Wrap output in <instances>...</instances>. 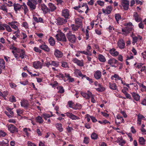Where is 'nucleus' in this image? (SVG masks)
<instances>
[{
  "mask_svg": "<svg viewBox=\"0 0 146 146\" xmlns=\"http://www.w3.org/2000/svg\"><path fill=\"white\" fill-rule=\"evenodd\" d=\"M48 42L52 46H53L55 44V41L54 39L52 37L48 39Z\"/></svg>",
  "mask_w": 146,
  "mask_h": 146,
  "instance_id": "nucleus-42",
  "label": "nucleus"
},
{
  "mask_svg": "<svg viewBox=\"0 0 146 146\" xmlns=\"http://www.w3.org/2000/svg\"><path fill=\"white\" fill-rule=\"evenodd\" d=\"M51 65L55 67H58L59 66V62L57 61H51Z\"/></svg>",
  "mask_w": 146,
  "mask_h": 146,
  "instance_id": "nucleus-49",
  "label": "nucleus"
},
{
  "mask_svg": "<svg viewBox=\"0 0 146 146\" xmlns=\"http://www.w3.org/2000/svg\"><path fill=\"white\" fill-rule=\"evenodd\" d=\"M84 78H85L87 80H88L89 82L90 83H91L93 82L92 79V78H90L88 77L86 75H84L83 76V79Z\"/></svg>",
  "mask_w": 146,
  "mask_h": 146,
  "instance_id": "nucleus-57",
  "label": "nucleus"
},
{
  "mask_svg": "<svg viewBox=\"0 0 146 146\" xmlns=\"http://www.w3.org/2000/svg\"><path fill=\"white\" fill-rule=\"evenodd\" d=\"M72 61L76 64L80 66H84L83 61L82 60H79L76 58L72 59Z\"/></svg>",
  "mask_w": 146,
  "mask_h": 146,
  "instance_id": "nucleus-11",
  "label": "nucleus"
},
{
  "mask_svg": "<svg viewBox=\"0 0 146 146\" xmlns=\"http://www.w3.org/2000/svg\"><path fill=\"white\" fill-rule=\"evenodd\" d=\"M25 56V51L24 50L21 49L20 51L19 57H21V59L24 58Z\"/></svg>",
  "mask_w": 146,
  "mask_h": 146,
  "instance_id": "nucleus-44",
  "label": "nucleus"
},
{
  "mask_svg": "<svg viewBox=\"0 0 146 146\" xmlns=\"http://www.w3.org/2000/svg\"><path fill=\"white\" fill-rule=\"evenodd\" d=\"M0 67L4 69L5 67V62L4 60L1 58H0Z\"/></svg>",
  "mask_w": 146,
  "mask_h": 146,
  "instance_id": "nucleus-38",
  "label": "nucleus"
},
{
  "mask_svg": "<svg viewBox=\"0 0 146 146\" xmlns=\"http://www.w3.org/2000/svg\"><path fill=\"white\" fill-rule=\"evenodd\" d=\"M89 138L88 137H85L84 138L83 142L85 144H87L89 143Z\"/></svg>",
  "mask_w": 146,
  "mask_h": 146,
  "instance_id": "nucleus-58",
  "label": "nucleus"
},
{
  "mask_svg": "<svg viewBox=\"0 0 146 146\" xmlns=\"http://www.w3.org/2000/svg\"><path fill=\"white\" fill-rule=\"evenodd\" d=\"M42 116L43 117L45 120H47L48 118L52 116H54V115L52 114L51 115H50L49 114L44 113L42 115Z\"/></svg>",
  "mask_w": 146,
  "mask_h": 146,
  "instance_id": "nucleus-41",
  "label": "nucleus"
},
{
  "mask_svg": "<svg viewBox=\"0 0 146 146\" xmlns=\"http://www.w3.org/2000/svg\"><path fill=\"white\" fill-rule=\"evenodd\" d=\"M86 52L87 53V55L91 56L92 55V47L89 44L87 45Z\"/></svg>",
  "mask_w": 146,
  "mask_h": 146,
  "instance_id": "nucleus-35",
  "label": "nucleus"
},
{
  "mask_svg": "<svg viewBox=\"0 0 146 146\" xmlns=\"http://www.w3.org/2000/svg\"><path fill=\"white\" fill-rule=\"evenodd\" d=\"M54 54L56 57L58 58H61L63 56L62 53L58 50H56L54 52Z\"/></svg>",
  "mask_w": 146,
  "mask_h": 146,
  "instance_id": "nucleus-30",
  "label": "nucleus"
},
{
  "mask_svg": "<svg viewBox=\"0 0 146 146\" xmlns=\"http://www.w3.org/2000/svg\"><path fill=\"white\" fill-rule=\"evenodd\" d=\"M131 37L133 39V42L132 43L133 45H135V44L137 42L139 39L140 40L142 38L140 36H136L133 33L131 35Z\"/></svg>",
  "mask_w": 146,
  "mask_h": 146,
  "instance_id": "nucleus-9",
  "label": "nucleus"
},
{
  "mask_svg": "<svg viewBox=\"0 0 146 146\" xmlns=\"http://www.w3.org/2000/svg\"><path fill=\"white\" fill-rule=\"evenodd\" d=\"M117 46L120 49L123 48L125 46L124 41L122 39H119L117 42Z\"/></svg>",
  "mask_w": 146,
  "mask_h": 146,
  "instance_id": "nucleus-14",
  "label": "nucleus"
},
{
  "mask_svg": "<svg viewBox=\"0 0 146 146\" xmlns=\"http://www.w3.org/2000/svg\"><path fill=\"white\" fill-rule=\"evenodd\" d=\"M23 131L24 133L27 138H29L31 137V134L30 132L31 131V129L29 128H25L23 129Z\"/></svg>",
  "mask_w": 146,
  "mask_h": 146,
  "instance_id": "nucleus-13",
  "label": "nucleus"
},
{
  "mask_svg": "<svg viewBox=\"0 0 146 146\" xmlns=\"http://www.w3.org/2000/svg\"><path fill=\"white\" fill-rule=\"evenodd\" d=\"M14 9L16 13H18V11H20L22 8V5H20L19 4L15 3L13 5Z\"/></svg>",
  "mask_w": 146,
  "mask_h": 146,
  "instance_id": "nucleus-17",
  "label": "nucleus"
},
{
  "mask_svg": "<svg viewBox=\"0 0 146 146\" xmlns=\"http://www.w3.org/2000/svg\"><path fill=\"white\" fill-rule=\"evenodd\" d=\"M112 10V7L110 5L108 6L106 9H102L103 12L105 14H110Z\"/></svg>",
  "mask_w": 146,
  "mask_h": 146,
  "instance_id": "nucleus-16",
  "label": "nucleus"
},
{
  "mask_svg": "<svg viewBox=\"0 0 146 146\" xmlns=\"http://www.w3.org/2000/svg\"><path fill=\"white\" fill-rule=\"evenodd\" d=\"M81 93L83 97L87 99H88L90 98V96L92 94V93L88 91L87 92V93L81 92Z\"/></svg>",
  "mask_w": 146,
  "mask_h": 146,
  "instance_id": "nucleus-22",
  "label": "nucleus"
},
{
  "mask_svg": "<svg viewBox=\"0 0 146 146\" xmlns=\"http://www.w3.org/2000/svg\"><path fill=\"white\" fill-rule=\"evenodd\" d=\"M98 87L96 88V89L98 92H102L104 91L105 90V88L100 84L99 85Z\"/></svg>",
  "mask_w": 146,
  "mask_h": 146,
  "instance_id": "nucleus-37",
  "label": "nucleus"
},
{
  "mask_svg": "<svg viewBox=\"0 0 146 146\" xmlns=\"http://www.w3.org/2000/svg\"><path fill=\"white\" fill-rule=\"evenodd\" d=\"M126 25L125 28L122 29V34L125 36H127L130 32L133 30L134 26L131 22H129L125 24Z\"/></svg>",
  "mask_w": 146,
  "mask_h": 146,
  "instance_id": "nucleus-1",
  "label": "nucleus"
},
{
  "mask_svg": "<svg viewBox=\"0 0 146 146\" xmlns=\"http://www.w3.org/2000/svg\"><path fill=\"white\" fill-rule=\"evenodd\" d=\"M62 15L65 18H68L70 16L69 11L68 9L63 10L62 11Z\"/></svg>",
  "mask_w": 146,
  "mask_h": 146,
  "instance_id": "nucleus-19",
  "label": "nucleus"
},
{
  "mask_svg": "<svg viewBox=\"0 0 146 146\" xmlns=\"http://www.w3.org/2000/svg\"><path fill=\"white\" fill-rule=\"evenodd\" d=\"M74 74L75 76L77 77H81L82 79H83V76L84 75L83 74L80 70L78 69H75L74 71Z\"/></svg>",
  "mask_w": 146,
  "mask_h": 146,
  "instance_id": "nucleus-12",
  "label": "nucleus"
},
{
  "mask_svg": "<svg viewBox=\"0 0 146 146\" xmlns=\"http://www.w3.org/2000/svg\"><path fill=\"white\" fill-rule=\"evenodd\" d=\"M137 68L139 69L140 70V71L138 72V73L140 74L141 72H144L145 73H146V70L145 69V66L143 64L140 63L138 64L137 65Z\"/></svg>",
  "mask_w": 146,
  "mask_h": 146,
  "instance_id": "nucleus-7",
  "label": "nucleus"
},
{
  "mask_svg": "<svg viewBox=\"0 0 146 146\" xmlns=\"http://www.w3.org/2000/svg\"><path fill=\"white\" fill-rule=\"evenodd\" d=\"M41 9L44 13L46 14L50 12V10L44 4L41 5Z\"/></svg>",
  "mask_w": 146,
  "mask_h": 146,
  "instance_id": "nucleus-21",
  "label": "nucleus"
},
{
  "mask_svg": "<svg viewBox=\"0 0 146 146\" xmlns=\"http://www.w3.org/2000/svg\"><path fill=\"white\" fill-rule=\"evenodd\" d=\"M22 26L26 29L29 28V25L26 22H23L22 23Z\"/></svg>",
  "mask_w": 146,
  "mask_h": 146,
  "instance_id": "nucleus-59",
  "label": "nucleus"
},
{
  "mask_svg": "<svg viewBox=\"0 0 146 146\" xmlns=\"http://www.w3.org/2000/svg\"><path fill=\"white\" fill-rule=\"evenodd\" d=\"M118 62L117 60L114 58H110L108 60V64L111 66L113 67H116L115 64Z\"/></svg>",
  "mask_w": 146,
  "mask_h": 146,
  "instance_id": "nucleus-10",
  "label": "nucleus"
},
{
  "mask_svg": "<svg viewBox=\"0 0 146 146\" xmlns=\"http://www.w3.org/2000/svg\"><path fill=\"white\" fill-rule=\"evenodd\" d=\"M82 18L80 17L76 18L75 19L76 23L79 25H81L82 22Z\"/></svg>",
  "mask_w": 146,
  "mask_h": 146,
  "instance_id": "nucleus-43",
  "label": "nucleus"
},
{
  "mask_svg": "<svg viewBox=\"0 0 146 146\" xmlns=\"http://www.w3.org/2000/svg\"><path fill=\"white\" fill-rule=\"evenodd\" d=\"M62 66L64 68L68 67V63L65 62H63L62 63Z\"/></svg>",
  "mask_w": 146,
  "mask_h": 146,
  "instance_id": "nucleus-62",
  "label": "nucleus"
},
{
  "mask_svg": "<svg viewBox=\"0 0 146 146\" xmlns=\"http://www.w3.org/2000/svg\"><path fill=\"white\" fill-rule=\"evenodd\" d=\"M115 18L117 22H118L121 19V16L119 14H116L115 15Z\"/></svg>",
  "mask_w": 146,
  "mask_h": 146,
  "instance_id": "nucleus-54",
  "label": "nucleus"
},
{
  "mask_svg": "<svg viewBox=\"0 0 146 146\" xmlns=\"http://www.w3.org/2000/svg\"><path fill=\"white\" fill-rule=\"evenodd\" d=\"M48 6L49 8L50 11H53L56 9V7L52 3H49L48 4Z\"/></svg>",
  "mask_w": 146,
  "mask_h": 146,
  "instance_id": "nucleus-34",
  "label": "nucleus"
},
{
  "mask_svg": "<svg viewBox=\"0 0 146 146\" xmlns=\"http://www.w3.org/2000/svg\"><path fill=\"white\" fill-rule=\"evenodd\" d=\"M116 142L119 143V145L121 146H123L125 143V141L123 139L122 137L119 138Z\"/></svg>",
  "mask_w": 146,
  "mask_h": 146,
  "instance_id": "nucleus-31",
  "label": "nucleus"
},
{
  "mask_svg": "<svg viewBox=\"0 0 146 146\" xmlns=\"http://www.w3.org/2000/svg\"><path fill=\"white\" fill-rule=\"evenodd\" d=\"M16 111L17 114L19 116H20L21 114H22L23 112V110L20 109L17 110Z\"/></svg>",
  "mask_w": 146,
  "mask_h": 146,
  "instance_id": "nucleus-64",
  "label": "nucleus"
},
{
  "mask_svg": "<svg viewBox=\"0 0 146 146\" xmlns=\"http://www.w3.org/2000/svg\"><path fill=\"white\" fill-rule=\"evenodd\" d=\"M8 94V92L7 90L2 92L0 91V96H1L3 97H6L7 96Z\"/></svg>",
  "mask_w": 146,
  "mask_h": 146,
  "instance_id": "nucleus-45",
  "label": "nucleus"
},
{
  "mask_svg": "<svg viewBox=\"0 0 146 146\" xmlns=\"http://www.w3.org/2000/svg\"><path fill=\"white\" fill-rule=\"evenodd\" d=\"M0 9L3 11L7 12V9L6 7L4 5H2L0 7Z\"/></svg>",
  "mask_w": 146,
  "mask_h": 146,
  "instance_id": "nucleus-55",
  "label": "nucleus"
},
{
  "mask_svg": "<svg viewBox=\"0 0 146 146\" xmlns=\"http://www.w3.org/2000/svg\"><path fill=\"white\" fill-rule=\"evenodd\" d=\"M98 59L101 62H104L106 61L105 58L102 54H100L99 55Z\"/></svg>",
  "mask_w": 146,
  "mask_h": 146,
  "instance_id": "nucleus-40",
  "label": "nucleus"
},
{
  "mask_svg": "<svg viewBox=\"0 0 146 146\" xmlns=\"http://www.w3.org/2000/svg\"><path fill=\"white\" fill-rule=\"evenodd\" d=\"M27 4L29 7L30 10L31 11L34 10L36 9L37 3H33L30 1H28Z\"/></svg>",
  "mask_w": 146,
  "mask_h": 146,
  "instance_id": "nucleus-18",
  "label": "nucleus"
},
{
  "mask_svg": "<svg viewBox=\"0 0 146 146\" xmlns=\"http://www.w3.org/2000/svg\"><path fill=\"white\" fill-rule=\"evenodd\" d=\"M139 141L140 144L141 145H143L145 144V141L143 137H139Z\"/></svg>",
  "mask_w": 146,
  "mask_h": 146,
  "instance_id": "nucleus-47",
  "label": "nucleus"
},
{
  "mask_svg": "<svg viewBox=\"0 0 146 146\" xmlns=\"http://www.w3.org/2000/svg\"><path fill=\"white\" fill-rule=\"evenodd\" d=\"M42 66V64L39 61H37L33 62V66L36 69L41 68Z\"/></svg>",
  "mask_w": 146,
  "mask_h": 146,
  "instance_id": "nucleus-15",
  "label": "nucleus"
},
{
  "mask_svg": "<svg viewBox=\"0 0 146 146\" xmlns=\"http://www.w3.org/2000/svg\"><path fill=\"white\" fill-rule=\"evenodd\" d=\"M29 104L27 100H21V106L25 108H27L28 107Z\"/></svg>",
  "mask_w": 146,
  "mask_h": 146,
  "instance_id": "nucleus-27",
  "label": "nucleus"
},
{
  "mask_svg": "<svg viewBox=\"0 0 146 146\" xmlns=\"http://www.w3.org/2000/svg\"><path fill=\"white\" fill-rule=\"evenodd\" d=\"M109 84V87L110 89L113 90H118L117 86L115 83L110 82Z\"/></svg>",
  "mask_w": 146,
  "mask_h": 146,
  "instance_id": "nucleus-33",
  "label": "nucleus"
},
{
  "mask_svg": "<svg viewBox=\"0 0 146 146\" xmlns=\"http://www.w3.org/2000/svg\"><path fill=\"white\" fill-rule=\"evenodd\" d=\"M97 3L99 5H100V6H103L104 5V2L103 1L100 0H99L97 1Z\"/></svg>",
  "mask_w": 146,
  "mask_h": 146,
  "instance_id": "nucleus-63",
  "label": "nucleus"
},
{
  "mask_svg": "<svg viewBox=\"0 0 146 146\" xmlns=\"http://www.w3.org/2000/svg\"><path fill=\"white\" fill-rule=\"evenodd\" d=\"M35 119L36 121L39 123H42L43 122V120L42 116H38Z\"/></svg>",
  "mask_w": 146,
  "mask_h": 146,
  "instance_id": "nucleus-39",
  "label": "nucleus"
},
{
  "mask_svg": "<svg viewBox=\"0 0 146 146\" xmlns=\"http://www.w3.org/2000/svg\"><path fill=\"white\" fill-rule=\"evenodd\" d=\"M4 26L5 27L6 30L9 32H11L12 30L10 26L6 24H4Z\"/></svg>",
  "mask_w": 146,
  "mask_h": 146,
  "instance_id": "nucleus-48",
  "label": "nucleus"
},
{
  "mask_svg": "<svg viewBox=\"0 0 146 146\" xmlns=\"http://www.w3.org/2000/svg\"><path fill=\"white\" fill-rule=\"evenodd\" d=\"M134 100L136 101H139L140 99V96L139 94L134 92L131 93Z\"/></svg>",
  "mask_w": 146,
  "mask_h": 146,
  "instance_id": "nucleus-26",
  "label": "nucleus"
},
{
  "mask_svg": "<svg viewBox=\"0 0 146 146\" xmlns=\"http://www.w3.org/2000/svg\"><path fill=\"white\" fill-rule=\"evenodd\" d=\"M91 138L94 140L97 139L98 138V135L95 133H93L91 135Z\"/></svg>",
  "mask_w": 146,
  "mask_h": 146,
  "instance_id": "nucleus-46",
  "label": "nucleus"
},
{
  "mask_svg": "<svg viewBox=\"0 0 146 146\" xmlns=\"http://www.w3.org/2000/svg\"><path fill=\"white\" fill-rule=\"evenodd\" d=\"M81 108L82 106L81 104H76L74 108H73V109L74 110H78L80 109Z\"/></svg>",
  "mask_w": 146,
  "mask_h": 146,
  "instance_id": "nucleus-52",
  "label": "nucleus"
},
{
  "mask_svg": "<svg viewBox=\"0 0 146 146\" xmlns=\"http://www.w3.org/2000/svg\"><path fill=\"white\" fill-rule=\"evenodd\" d=\"M58 33L55 36L56 39L58 41H61L63 42H66L67 39L65 35L60 31H58Z\"/></svg>",
  "mask_w": 146,
  "mask_h": 146,
  "instance_id": "nucleus-2",
  "label": "nucleus"
},
{
  "mask_svg": "<svg viewBox=\"0 0 146 146\" xmlns=\"http://www.w3.org/2000/svg\"><path fill=\"white\" fill-rule=\"evenodd\" d=\"M109 52L111 55L114 57L117 56L119 54V52L113 48L110 49Z\"/></svg>",
  "mask_w": 146,
  "mask_h": 146,
  "instance_id": "nucleus-24",
  "label": "nucleus"
},
{
  "mask_svg": "<svg viewBox=\"0 0 146 146\" xmlns=\"http://www.w3.org/2000/svg\"><path fill=\"white\" fill-rule=\"evenodd\" d=\"M22 6L21 8L24 11V13L25 14H26L29 11V9L27 6L24 3H23V5H22Z\"/></svg>",
  "mask_w": 146,
  "mask_h": 146,
  "instance_id": "nucleus-32",
  "label": "nucleus"
},
{
  "mask_svg": "<svg viewBox=\"0 0 146 146\" xmlns=\"http://www.w3.org/2000/svg\"><path fill=\"white\" fill-rule=\"evenodd\" d=\"M66 36L68 40L71 42L74 43L75 42L76 38L74 35L69 32L67 33Z\"/></svg>",
  "mask_w": 146,
  "mask_h": 146,
  "instance_id": "nucleus-3",
  "label": "nucleus"
},
{
  "mask_svg": "<svg viewBox=\"0 0 146 146\" xmlns=\"http://www.w3.org/2000/svg\"><path fill=\"white\" fill-rule=\"evenodd\" d=\"M98 122L101 124L105 125L106 123H109L110 124V123L107 120H105L102 121H99Z\"/></svg>",
  "mask_w": 146,
  "mask_h": 146,
  "instance_id": "nucleus-56",
  "label": "nucleus"
},
{
  "mask_svg": "<svg viewBox=\"0 0 146 146\" xmlns=\"http://www.w3.org/2000/svg\"><path fill=\"white\" fill-rule=\"evenodd\" d=\"M129 0H122L121 5L125 10H127L129 8Z\"/></svg>",
  "mask_w": 146,
  "mask_h": 146,
  "instance_id": "nucleus-5",
  "label": "nucleus"
},
{
  "mask_svg": "<svg viewBox=\"0 0 146 146\" xmlns=\"http://www.w3.org/2000/svg\"><path fill=\"white\" fill-rule=\"evenodd\" d=\"M7 126L9 131L11 133H14L18 132L17 129L12 124H10Z\"/></svg>",
  "mask_w": 146,
  "mask_h": 146,
  "instance_id": "nucleus-6",
  "label": "nucleus"
},
{
  "mask_svg": "<svg viewBox=\"0 0 146 146\" xmlns=\"http://www.w3.org/2000/svg\"><path fill=\"white\" fill-rule=\"evenodd\" d=\"M8 24L14 30H17L19 29L18 26L19 23L16 21H13L11 22H9Z\"/></svg>",
  "mask_w": 146,
  "mask_h": 146,
  "instance_id": "nucleus-8",
  "label": "nucleus"
},
{
  "mask_svg": "<svg viewBox=\"0 0 146 146\" xmlns=\"http://www.w3.org/2000/svg\"><path fill=\"white\" fill-rule=\"evenodd\" d=\"M39 47L46 52H49L50 51V49L45 43L40 45Z\"/></svg>",
  "mask_w": 146,
  "mask_h": 146,
  "instance_id": "nucleus-25",
  "label": "nucleus"
},
{
  "mask_svg": "<svg viewBox=\"0 0 146 146\" xmlns=\"http://www.w3.org/2000/svg\"><path fill=\"white\" fill-rule=\"evenodd\" d=\"M55 126L57 129L60 132L63 131V129L62 127V125L61 123H57L55 125Z\"/></svg>",
  "mask_w": 146,
  "mask_h": 146,
  "instance_id": "nucleus-36",
  "label": "nucleus"
},
{
  "mask_svg": "<svg viewBox=\"0 0 146 146\" xmlns=\"http://www.w3.org/2000/svg\"><path fill=\"white\" fill-rule=\"evenodd\" d=\"M67 116L72 120H78L80 119V118L72 113L71 112H68L65 113Z\"/></svg>",
  "mask_w": 146,
  "mask_h": 146,
  "instance_id": "nucleus-4",
  "label": "nucleus"
},
{
  "mask_svg": "<svg viewBox=\"0 0 146 146\" xmlns=\"http://www.w3.org/2000/svg\"><path fill=\"white\" fill-rule=\"evenodd\" d=\"M57 89L58 90V92L60 93H63L64 91V89L61 86L57 87Z\"/></svg>",
  "mask_w": 146,
  "mask_h": 146,
  "instance_id": "nucleus-51",
  "label": "nucleus"
},
{
  "mask_svg": "<svg viewBox=\"0 0 146 146\" xmlns=\"http://www.w3.org/2000/svg\"><path fill=\"white\" fill-rule=\"evenodd\" d=\"M139 86L141 91L144 92L146 90V86H145L143 84H140Z\"/></svg>",
  "mask_w": 146,
  "mask_h": 146,
  "instance_id": "nucleus-50",
  "label": "nucleus"
},
{
  "mask_svg": "<svg viewBox=\"0 0 146 146\" xmlns=\"http://www.w3.org/2000/svg\"><path fill=\"white\" fill-rule=\"evenodd\" d=\"M9 101L11 102H15L16 100L15 96H12L9 98Z\"/></svg>",
  "mask_w": 146,
  "mask_h": 146,
  "instance_id": "nucleus-61",
  "label": "nucleus"
},
{
  "mask_svg": "<svg viewBox=\"0 0 146 146\" xmlns=\"http://www.w3.org/2000/svg\"><path fill=\"white\" fill-rule=\"evenodd\" d=\"M84 33L86 35V36L84 37V38L86 40H87L88 39L90 38V36L88 33V30H86V31L84 32Z\"/></svg>",
  "mask_w": 146,
  "mask_h": 146,
  "instance_id": "nucleus-53",
  "label": "nucleus"
},
{
  "mask_svg": "<svg viewBox=\"0 0 146 146\" xmlns=\"http://www.w3.org/2000/svg\"><path fill=\"white\" fill-rule=\"evenodd\" d=\"M34 50L36 52H38L39 53H40L41 52V50L40 49L38 48L35 47L34 48Z\"/></svg>",
  "mask_w": 146,
  "mask_h": 146,
  "instance_id": "nucleus-60",
  "label": "nucleus"
},
{
  "mask_svg": "<svg viewBox=\"0 0 146 146\" xmlns=\"http://www.w3.org/2000/svg\"><path fill=\"white\" fill-rule=\"evenodd\" d=\"M94 76L96 79L99 80L101 78L102 76L101 72L100 71L97 70L94 73Z\"/></svg>",
  "mask_w": 146,
  "mask_h": 146,
  "instance_id": "nucleus-23",
  "label": "nucleus"
},
{
  "mask_svg": "<svg viewBox=\"0 0 146 146\" xmlns=\"http://www.w3.org/2000/svg\"><path fill=\"white\" fill-rule=\"evenodd\" d=\"M116 118L120 121H118L117 120H115V123L117 125H119L121 123H124L125 121L122 117L121 116L119 115L118 114L116 116Z\"/></svg>",
  "mask_w": 146,
  "mask_h": 146,
  "instance_id": "nucleus-20",
  "label": "nucleus"
},
{
  "mask_svg": "<svg viewBox=\"0 0 146 146\" xmlns=\"http://www.w3.org/2000/svg\"><path fill=\"white\" fill-rule=\"evenodd\" d=\"M133 17L135 21L137 22H139L142 20V19L139 17L138 14L137 12L134 13Z\"/></svg>",
  "mask_w": 146,
  "mask_h": 146,
  "instance_id": "nucleus-28",
  "label": "nucleus"
},
{
  "mask_svg": "<svg viewBox=\"0 0 146 146\" xmlns=\"http://www.w3.org/2000/svg\"><path fill=\"white\" fill-rule=\"evenodd\" d=\"M21 37L22 38V40L21 42V43H25L27 41L28 37L25 33L22 32L21 33Z\"/></svg>",
  "mask_w": 146,
  "mask_h": 146,
  "instance_id": "nucleus-29",
  "label": "nucleus"
}]
</instances>
